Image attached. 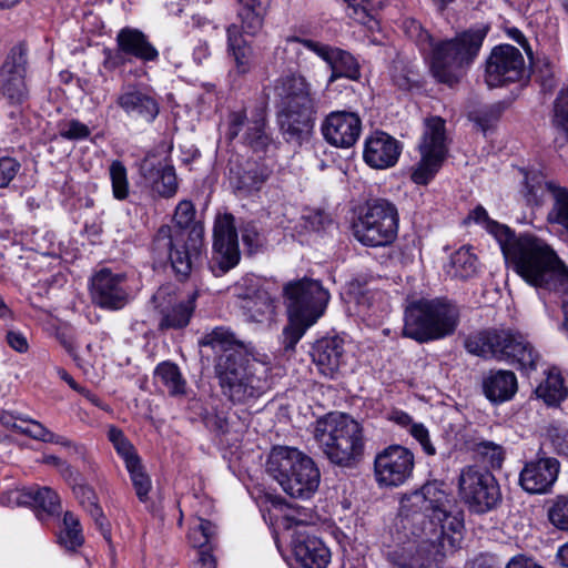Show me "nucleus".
Listing matches in <instances>:
<instances>
[{"mask_svg": "<svg viewBox=\"0 0 568 568\" xmlns=\"http://www.w3.org/2000/svg\"><path fill=\"white\" fill-rule=\"evenodd\" d=\"M214 535L215 526L210 520L200 518L197 526L190 529L187 537L194 548L204 550Z\"/></svg>", "mask_w": 568, "mask_h": 568, "instance_id": "6e6d98bb", "label": "nucleus"}, {"mask_svg": "<svg viewBox=\"0 0 568 568\" xmlns=\"http://www.w3.org/2000/svg\"><path fill=\"white\" fill-rule=\"evenodd\" d=\"M314 438L327 459L341 467H353L363 457V428L346 414L329 413L315 423Z\"/></svg>", "mask_w": 568, "mask_h": 568, "instance_id": "423d86ee", "label": "nucleus"}, {"mask_svg": "<svg viewBox=\"0 0 568 568\" xmlns=\"http://www.w3.org/2000/svg\"><path fill=\"white\" fill-rule=\"evenodd\" d=\"M347 3V16L355 21L366 24L374 12L382 9L387 0H344Z\"/></svg>", "mask_w": 568, "mask_h": 568, "instance_id": "49530a36", "label": "nucleus"}, {"mask_svg": "<svg viewBox=\"0 0 568 568\" xmlns=\"http://www.w3.org/2000/svg\"><path fill=\"white\" fill-rule=\"evenodd\" d=\"M83 535L79 518L71 511L63 517V529L59 535V541L69 550H74L83 544Z\"/></svg>", "mask_w": 568, "mask_h": 568, "instance_id": "37998d69", "label": "nucleus"}, {"mask_svg": "<svg viewBox=\"0 0 568 568\" xmlns=\"http://www.w3.org/2000/svg\"><path fill=\"white\" fill-rule=\"evenodd\" d=\"M446 272L452 277L471 278L478 273L477 256L469 247H460L452 254Z\"/></svg>", "mask_w": 568, "mask_h": 568, "instance_id": "c9c22d12", "label": "nucleus"}, {"mask_svg": "<svg viewBox=\"0 0 568 568\" xmlns=\"http://www.w3.org/2000/svg\"><path fill=\"white\" fill-rule=\"evenodd\" d=\"M202 248V229L172 230L162 225L153 240L152 250L159 261L169 260L174 273L186 278Z\"/></svg>", "mask_w": 568, "mask_h": 568, "instance_id": "9b49d317", "label": "nucleus"}, {"mask_svg": "<svg viewBox=\"0 0 568 568\" xmlns=\"http://www.w3.org/2000/svg\"><path fill=\"white\" fill-rule=\"evenodd\" d=\"M213 236L211 270L215 276H221L235 267L241 258L235 219L231 213L216 216Z\"/></svg>", "mask_w": 568, "mask_h": 568, "instance_id": "dca6fc26", "label": "nucleus"}, {"mask_svg": "<svg viewBox=\"0 0 568 568\" xmlns=\"http://www.w3.org/2000/svg\"><path fill=\"white\" fill-rule=\"evenodd\" d=\"M311 355L320 373L334 378L345 364L344 342L337 336L324 337L314 344Z\"/></svg>", "mask_w": 568, "mask_h": 568, "instance_id": "c85d7f7f", "label": "nucleus"}, {"mask_svg": "<svg viewBox=\"0 0 568 568\" xmlns=\"http://www.w3.org/2000/svg\"><path fill=\"white\" fill-rule=\"evenodd\" d=\"M400 154L397 140L385 132H375L365 141L364 160L374 169H386L395 165Z\"/></svg>", "mask_w": 568, "mask_h": 568, "instance_id": "bb28decb", "label": "nucleus"}, {"mask_svg": "<svg viewBox=\"0 0 568 568\" xmlns=\"http://www.w3.org/2000/svg\"><path fill=\"white\" fill-rule=\"evenodd\" d=\"M525 74V60L517 48L501 44L493 49L487 59L485 72V81L489 88L520 81Z\"/></svg>", "mask_w": 568, "mask_h": 568, "instance_id": "a211bd4d", "label": "nucleus"}, {"mask_svg": "<svg viewBox=\"0 0 568 568\" xmlns=\"http://www.w3.org/2000/svg\"><path fill=\"white\" fill-rule=\"evenodd\" d=\"M559 186L554 182L545 181L539 173L525 172L523 195L528 205L541 206L546 193L549 192L552 195V189H559Z\"/></svg>", "mask_w": 568, "mask_h": 568, "instance_id": "e433bc0d", "label": "nucleus"}, {"mask_svg": "<svg viewBox=\"0 0 568 568\" xmlns=\"http://www.w3.org/2000/svg\"><path fill=\"white\" fill-rule=\"evenodd\" d=\"M296 560L304 568H326L331 552L323 541L306 531H296L292 540Z\"/></svg>", "mask_w": 568, "mask_h": 568, "instance_id": "cd10ccee", "label": "nucleus"}, {"mask_svg": "<svg viewBox=\"0 0 568 568\" xmlns=\"http://www.w3.org/2000/svg\"><path fill=\"white\" fill-rule=\"evenodd\" d=\"M236 18L240 26L237 23L229 26L226 30L227 45L239 71L245 73L250 70L251 48L244 40L243 33L256 36L262 30L271 0H236Z\"/></svg>", "mask_w": 568, "mask_h": 568, "instance_id": "f8f14e48", "label": "nucleus"}, {"mask_svg": "<svg viewBox=\"0 0 568 568\" xmlns=\"http://www.w3.org/2000/svg\"><path fill=\"white\" fill-rule=\"evenodd\" d=\"M448 503L446 494L435 484H426L419 490L406 495L400 501L402 524L408 521L412 511H420L423 517L429 519L425 527L427 541L432 547V554L437 559L455 551L459 539L462 521L449 514L446 508Z\"/></svg>", "mask_w": 568, "mask_h": 568, "instance_id": "7ed1b4c3", "label": "nucleus"}, {"mask_svg": "<svg viewBox=\"0 0 568 568\" xmlns=\"http://www.w3.org/2000/svg\"><path fill=\"white\" fill-rule=\"evenodd\" d=\"M536 395L547 405H558L567 396V388L558 372L549 371L546 379L536 388Z\"/></svg>", "mask_w": 568, "mask_h": 568, "instance_id": "ea45409f", "label": "nucleus"}, {"mask_svg": "<svg viewBox=\"0 0 568 568\" xmlns=\"http://www.w3.org/2000/svg\"><path fill=\"white\" fill-rule=\"evenodd\" d=\"M315 322H310L308 318H298L290 316V324L284 328V346L286 349H294L297 342L302 338L306 329Z\"/></svg>", "mask_w": 568, "mask_h": 568, "instance_id": "3c124183", "label": "nucleus"}, {"mask_svg": "<svg viewBox=\"0 0 568 568\" xmlns=\"http://www.w3.org/2000/svg\"><path fill=\"white\" fill-rule=\"evenodd\" d=\"M214 368L222 394L233 404H250L268 388V366L247 354L220 355Z\"/></svg>", "mask_w": 568, "mask_h": 568, "instance_id": "39448f33", "label": "nucleus"}, {"mask_svg": "<svg viewBox=\"0 0 568 568\" xmlns=\"http://www.w3.org/2000/svg\"><path fill=\"white\" fill-rule=\"evenodd\" d=\"M59 134L67 140H83L91 134V130L79 120H71L60 124Z\"/></svg>", "mask_w": 568, "mask_h": 568, "instance_id": "13d9d810", "label": "nucleus"}, {"mask_svg": "<svg viewBox=\"0 0 568 568\" xmlns=\"http://www.w3.org/2000/svg\"><path fill=\"white\" fill-rule=\"evenodd\" d=\"M24 496L28 500H23V503H32L36 507L41 508L48 514L53 515L60 511L59 496L49 487L30 488Z\"/></svg>", "mask_w": 568, "mask_h": 568, "instance_id": "c03bdc74", "label": "nucleus"}, {"mask_svg": "<svg viewBox=\"0 0 568 568\" xmlns=\"http://www.w3.org/2000/svg\"><path fill=\"white\" fill-rule=\"evenodd\" d=\"M547 516L556 528L568 531V495L557 496L549 506Z\"/></svg>", "mask_w": 568, "mask_h": 568, "instance_id": "603ef678", "label": "nucleus"}, {"mask_svg": "<svg viewBox=\"0 0 568 568\" xmlns=\"http://www.w3.org/2000/svg\"><path fill=\"white\" fill-rule=\"evenodd\" d=\"M552 207L547 214L550 224H558L568 231V189H552Z\"/></svg>", "mask_w": 568, "mask_h": 568, "instance_id": "a18cd8bd", "label": "nucleus"}, {"mask_svg": "<svg viewBox=\"0 0 568 568\" xmlns=\"http://www.w3.org/2000/svg\"><path fill=\"white\" fill-rule=\"evenodd\" d=\"M266 470L292 498H311L321 483V471L315 462L292 447H274L268 455Z\"/></svg>", "mask_w": 568, "mask_h": 568, "instance_id": "0eeeda50", "label": "nucleus"}, {"mask_svg": "<svg viewBox=\"0 0 568 568\" xmlns=\"http://www.w3.org/2000/svg\"><path fill=\"white\" fill-rule=\"evenodd\" d=\"M470 220L477 224H481L487 232L495 236L499 244L511 232L507 225L491 220L485 207L481 205H477L474 210L470 211L467 221Z\"/></svg>", "mask_w": 568, "mask_h": 568, "instance_id": "de8ad7c7", "label": "nucleus"}, {"mask_svg": "<svg viewBox=\"0 0 568 568\" xmlns=\"http://www.w3.org/2000/svg\"><path fill=\"white\" fill-rule=\"evenodd\" d=\"M321 130L327 143L347 149L358 140L362 132V120L354 112L333 111L324 119Z\"/></svg>", "mask_w": 568, "mask_h": 568, "instance_id": "393cba45", "label": "nucleus"}, {"mask_svg": "<svg viewBox=\"0 0 568 568\" xmlns=\"http://www.w3.org/2000/svg\"><path fill=\"white\" fill-rule=\"evenodd\" d=\"M483 393L491 403H503L517 392V377L511 371L490 369L483 376Z\"/></svg>", "mask_w": 568, "mask_h": 568, "instance_id": "473e14b6", "label": "nucleus"}, {"mask_svg": "<svg viewBox=\"0 0 568 568\" xmlns=\"http://www.w3.org/2000/svg\"><path fill=\"white\" fill-rule=\"evenodd\" d=\"M457 486L460 499L475 513H489L503 501L500 486L489 470L466 466L460 470Z\"/></svg>", "mask_w": 568, "mask_h": 568, "instance_id": "ddd939ff", "label": "nucleus"}, {"mask_svg": "<svg viewBox=\"0 0 568 568\" xmlns=\"http://www.w3.org/2000/svg\"><path fill=\"white\" fill-rule=\"evenodd\" d=\"M303 49L318 55L329 68L341 70L344 78L353 81L361 78L359 63L349 52L311 39H302L298 37H288L285 39L284 51L300 54Z\"/></svg>", "mask_w": 568, "mask_h": 568, "instance_id": "aec40b11", "label": "nucleus"}, {"mask_svg": "<svg viewBox=\"0 0 568 568\" xmlns=\"http://www.w3.org/2000/svg\"><path fill=\"white\" fill-rule=\"evenodd\" d=\"M355 239L366 246L390 244L398 231V212L386 199H369L357 209L352 224Z\"/></svg>", "mask_w": 568, "mask_h": 568, "instance_id": "9d476101", "label": "nucleus"}, {"mask_svg": "<svg viewBox=\"0 0 568 568\" xmlns=\"http://www.w3.org/2000/svg\"><path fill=\"white\" fill-rule=\"evenodd\" d=\"M506 264L527 284L545 292L568 287V268L542 239L513 231L500 243Z\"/></svg>", "mask_w": 568, "mask_h": 568, "instance_id": "f257e3e1", "label": "nucleus"}, {"mask_svg": "<svg viewBox=\"0 0 568 568\" xmlns=\"http://www.w3.org/2000/svg\"><path fill=\"white\" fill-rule=\"evenodd\" d=\"M390 77L393 83L400 90L406 91L412 85L410 70L400 60L394 61L390 68Z\"/></svg>", "mask_w": 568, "mask_h": 568, "instance_id": "680f3d73", "label": "nucleus"}, {"mask_svg": "<svg viewBox=\"0 0 568 568\" xmlns=\"http://www.w3.org/2000/svg\"><path fill=\"white\" fill-rule=\"evenodd\" d=\"M115 103L129 118L144 123H152L160 113L155 93L142 84L122 85Z\"/></svg>", "mask_w": 568, "mask_h": 568, "instance_id": "4be33fe9", "label": "nucleus"}, {"mask_svg": "<svg viewBox=\"0 0 568 568\" xmlns=\"http://www.w3.org/2000/svg\"><path fill=\"white\" fill-rule=\"evenodd\" d=\"M403 29L422 50H433L432 73L438 82L449 87L459 81L462 70L478 55L488 31L487 27L469 29L434 47L430 34L417 20L406 19Z\"/></svg>", "mask_w": 568, "mask_h": 568, "instance_id": "f03ea898", "label": "nucleus"}, {"mask_svg": "<svg viewBox=\"0 0 568 568\" xmlns=\"http://www.w3.org/2000/svg\"><path fill=\"white\" fill-rule=\"evenodd\" d=\"M155 377L168 388L171 396H182L186 393V381L180 368L171 362H163L155 368Z\"/></svg>", "mask_w": 568, "mask_h": 568, "instance_id": "58836bf2", "label": "nucleus"}, {"mask_svg": "<svg viewBox=\"0 0 568 568\" xmlns=\"http://www.w3.org/2000/svg\"><path fill=\"white\" fill-rule=\"evenodd\" d=\"M560 470L559 462L554 457L539 456L527 462L519 474V485L528 494H548L556 483Z\"/></svg>", "mask_w": 568, "mask_h": 568, "instance_id": "b1692460", "label": "nucleus"}, {"mask_svg": "<svg viewBox=\"0 0 568 568\" xmlns=\"http://www.w3.org/2000/svg\"><path fill=\"white\" fill-rule=\"evenodd\" d=\"M458 322L459 311L449 301L415 300L405 307L403 336L418 343L442 339L454 334Z\"/></svg>", "mask_w": 568, "mask_h": 568, "instance_id": "6e6552de", "label": "nucleus"}, {"mask_svg": "<svg viewBox=\"0 0 568 568\" xmlns=\"http://www.w3.org/2000/svg\"><path fill=\"white\" fill-rule=\"evenodd\" d=\"M272 90L283 135L287 141L301 144L308 139L316 113L311 83L302 74L288 73L277 78Z\"/></svg>", "mask_w": 568, "mask_h": 568, "instance_id": "20e7f679", "label": "nucleus"}, {"mask_svg": "<svg viewBox=\"0 0 568 568\" xmlns=\"http://www.w3.org/2000/svg\"><path fill=\"white\" fill-rule=\"evenodd\" d=\"M196 294L180 298L174 287L161 286L152 296V303L160 315L159 328L181 329L189 325L195 310Z\"/></svg>", "mask_w": 568, "mask_h": 568, "instance_id": "6ab92c4d", "label": "nucleus"}, {"mask_svg": "<svg viewBox=\"0 0 568 568\" xmlns=\"http://www.w3.org/2000/svg\"><path fill=\"white\" fill-rule=\"evenodd\" d=\"M236 296L241 300V308L252 322H263L274 314L275 302L271 294L257 287L252 278H243L235 286Z\"/></svg>", "mask_w": 568, "mask_h": 568, "instance_id": "a878e982", "label": "nucleus"}, {"mask_svg": "<svg viewBox=\"0 0 568 568\" xmlns=\"http://www.w3.org/2000/svg\"><path fill=\"white\" fill-rule=\"evenodd\" d=\"M358 314L374 323L384 318L390 311L389 297L379 290L366 288L356 297Z\"/></svg>", "mask_w": 568, "mask_h": 568, "instance_id": "72a5a7b5", "label": "nucleus"}, {"mask_svg": "<svg viewBox=\"0 0 568 568\" xmlns=\"http://www.w3.org/2000/svg\"><path fill=\"white\" fill-rule=\"evenodd\" d=\"M119 52L132 57L143 63L155 62L159 59L158 49L151 43L149 37L135 28H123L116 36Z\"/></svg>", "mask_w": 568, "mask_h": 568, "instance_id": "7c9ffc66", "label": "nucleus"}, {"mask_svg": "<svg viewBox=\"0 0 568 568\" xmlns=\"http://www.w3.org/2000/svg\"><path fill=\"white\" fill-rule=\"evenodd\" d=\"M18 428L23 434H27L30 437L44 443H48V440H52L53 438V433L36 420H30L26 427Z\"/></svg>", "mask_w": 568, "mask_h": 568, "instance_id": "0e129e2a", "label": "nucleus"}, {"mask_svg": "<svg viewBox=\"0 0 568 568\" xmlns=\"http://www.w3.org/2000/svg\"><path fill=\"white\" fill-rule=\"evenodd\" d=\"M538 77L544 91H552L556 87L552 67L549 60L545 59L537 65Z\"/></svg>", "mask_w": 568, "mask_h": 568, "instance_id": "69168bd1", "label": "nucleus"}, {"mask_svg": "<svg viewBox=\"0 0 568 568\" xmlns=\"http://www.w3.org/2000/svg\"><path fill=\"white\" fill-rule=\"evenodd\" d=\"M468 353L484 358H495L517 364L523 371H535L540 361L539 353L520 333L511 331H484L465 339Z\"/></svg>", "mask_w": 568, "mask_h": 568, "instance_id": "1a4fd4ad", "label": "nucleus"}, {"mask_svg": "<svg viewBox=\"0 0 568 568\" xmlns=\"http://www.w3.org/2000/svg\"><path fill=\"white\" fill-rule=\"evenodd\" d=\"M552 123L558 130L555 142L564 146L568 143V89L561 90L555 100Z\"/></svg>", "mask_w": 568, "mask_h": 568, "instance_id": "79ce46f5", "label": "nucleus"}, {"mask_svg": "<svg viewBox=\"0 0 568 568\" xmlns=\"http://www.w3.org/2000/svg\"><path fill=\"white\" fill-rule=\"evenodd\" d=\"M73 493L80 505L89 513L106 541L111 540L110 524L98 504L95 493L88 486L77 485Z\"/></svg>", "mask_w": 568, "mask_h": 568, "instance_id": "f704fd0d", "label": "nucleus"}, {"mask_svg": "<svg viewBox=\"0 0 568 568\" xmlns=\"http://www.w3.org/2000/svg\"><path fill=\"white\" fill-rule=\"evenodd\" d=\"M20 163L13 158L3 156L0 159V187H6L20 171Z\"/></svg>", "mask_w": 568, "mask_h": 568, "instance_id": "e2e57ef3", "label": "nucleus"}, {"mask_svg": "<svg viewBox=\"0 0 568 568\" xmlns=\"http://www.w3.org/2000/svg\"><path fill=\"white\" fill-rule=\"evenodd\" d=\"M412 436L419 442L427 455H435L436 449L429 440L427 428L423 424H413L410 427Z\"/></svg>", "mask_w": 568, "mask_h": 568, "instance_id": "774afa93", "label": "nucleus"}, {"mask_svg": "<svg viewBox=\"0 0 568 568\" xmlns=\"http://www.w3.org/2000/svg\"><path fill=\"white\" fill-rule=\"evenodd\" d=\"M27 52L21 47L11 50L1 69V93L11 104L23 103L29 95L26 84Z\"/></svg>", "mask_w": 568, "mask_h": 568, "instance_id": "5701e85b", "label": "nucleus"}, {"mask_svg": "<svg viewBox=\"0 0 568 568\" xmlns=\"http://www.w3.org/2000/svg\"><path fill=\"white\" fill-rule=\"evenodd\" d=\"M414 464V454L409 449L390 445L375 456V480L379 487H399L412 476Z\"/></svg>", "mask_w": 568, "mask_h": 568, "instance_id": "f3484780", "label": "nucleus"}, {"mask_svg": "<svg viewBox=\"0 0 568 568\" xmlns=\"http://www.w3.org/2000/svg\"><path fill=\"white\" fill-rule=\"evenodd\" d=\"M420 160L412 173V181L419 185L428 184L440 169L446 154L445 121L438 116L427 119L419 143Z\"/></svg>", "mask_w": 568, "mask_h": 568, "instance_id": "4468645a", "label": "nucleus"}, {"mask_svg": "<svg viewBox=\"0 0 568 568\" xmlns=\"http://www.w3.org/2000/svg\"><path fill=\"white\" fill-rule=\"evenodd\" d=\"M195 216L194 205L190 201H181L174 213L175 225L171 226L172 230L183 229L191 230L189 226L193 222Z\"/></svg>", "mask_w": 568, "mask_h": 568, "instance_id": "bf43d9fd", "label": "nucleus"}, {"mask_svg": "<svg viewBox=\"0 0 568 568\" xmlns=\"http://www.w3.org/2000/svg\"><path fill=\"white\" fill-rule=\"evenodd\" d=\"M474 452L481 456L491 468H500L505 459L503 447L493 442L485 440L475 444Z\"/></svg>", "mask_w": 568, "mask_h": 568, "instance_id": "5fc2aeb1", "label": "nucleus"}, {"mask_svg": "<svg viewBox=\"0 0 568 568\" xmlns=\"http://www.w3.org/2000/svg\"><path fill=\"white\" fill-rule=\"evenodd\" d=\"M110 179L112 192L115 199L124 200L129 195V182L126 169L120 161H113L110 165Z\"/></svg>", "mask_w": 568, "mask_h": 568, "instance_id": "864d4df0", "label": "nucleus"}, {"mask_svg": "<svg viewBox=\"0 0 568 568\" xmlns=\"http://www.w3.org/2000/svg\"><path fill=\"white\" fill-rule=\"evenodd\" d=\"M141 174L161 197L169 199L176 194L179 183L175 170L168 162H154L145 158L141 164Z\"/></svg>", "mask_w": 568, "mask_h": 568, "instance_id": "c756f323", "label": "nucleus"}, {"mask_svg": "<svg viewBox=\"0 0 568 568\" xmlns=\"http://www.w3.org/2000/svg\"><path fill=\"white\" fill-rule=\"evenodd\" d=\"M284 297L288 316L316 322L324 313L329 300L328 292L318 281L302 278L287 283Z\"/></svg>", "mask_w": 568, "mask_h": 568, "instance_id": "2eb2a0df", "label": "nucleus"}, {"mask_svg": "<svg viewBox=\"0 0 568 568\" xmlns=\"http://www.w3.org/2000/svg\"><path fill=\"white\" fill-rule=\"evenodd\" d=\"M547 436L559 455L568 456V429L560 424H550Z\"/></svg>", "mask_w": 568, "mask_h": 568, "instance_id": "4d7b16f0", "label": "nucleus"}, {"mask_svg": "<svg viewBox=\"0 0 568 568\" xmlns=\"http://www.w3.org/2000/svg\"><path fill=\"white\" fill-rule=\"evenodd\" d=\"M501 112V106L499 104H494L479 112L476 111L473 114V119L485 132L499 120Z\"/></svg>", "mask_w": 568, "mask_h": 568, "instance_id": "052dcab7", "label": "nucleus"}, {"mask_svg": "<svg viewBox=\"0 0 568 568\" xmlns=\"http://www.w3.org/2000/svg\"><path fill=\"white\" fill-rule=\"evenodd\" d=\"M91 301L103 310L118 311L123 308L130 300L126 286V276L113 273L110 268L97 272L90 284Z\"/></svg>", "mask_w": 568, "mask_h": 568, "instance_id": "412c9836", "label": "nucleus"}, {"mask_svg": "<svg viewBox=\"0 0 568 568\" xmlns=\"http://www.w3.org/2000/svg\"><path fill=\"white\" fill-rule=\"evenodd\" d=\"M241 232L242 241L250 252L255 251L261 245L260 233L253 222L245 223Z\"/></svg>", "mask_w": 568, "mask_h": 568, "instance_id": "338daca9", "label": "nucleus"}, {"mask_svg": "<svg viewBox=\"0 0 568 568\" xmlns=\"http://www.w3.org/2000/svg\"><path fill=\"white\" fill-rule=\"evenodd\" d=\"M231 172L232 187L240 196H250L257 193L271 173L267 166L254 161H247L244 166Z\"/></svg>", "mask_w": 568, "mask_h": 568, "instance_id": "2f4dec72", "label": "nucleus"}, {"mask_svg": "<svg viewBox=\"0 0 568 568\" xmlns=\"http://www.w3.org/2000/svg\"><path fill=\"white\" fill-rule=\"evenodd\" d=\"M125 467L130 474L136 497L141 503H145L148 500V495L151 490L152 484L150 477L143 469L141 459L138 458L133 462H129Z\"/></svg>", "mask_w": 568, "mask_h": 568, "instance_id": "09e8293b", "label": "nucleus"}, {"mask_svg": "<svg viewBox=\"0 0 568 568\" xmlns=\"http://www.w3.org/2000/svg\"><path fill=\"white\" fill-rule=\"evenodd\" d=\"M243 139L255 151H262L268 145L270 138L265 132V114L262 110L252 114Z\"/></svg>", "mask_w": 568, "mask_h": 568, "instance_id": "a19ab883", "label": "nucleus"}, {"mask_svg": "<svg viewBox=\"0 0 568 568\" xmlns=\"http://www.w3.org/2000/svg\"><path fill=\"white\" fill-rule=\"evenodd\" d=\"M108 438L112 443L116 453L123 458L125 465H128L129 462H133L139 458L133 445L120 428L110 426L108 429Z\"/></svg>", "mask_w": 568, "mask_h": 568, "instance_id": "8fccbe9b", "label": "nucleus"}, {"mask_svg": "<svg viewBox=\"0 0 568 568\" xmlns=\"http://www.w3.org/2000/svg\"><path fill=\"white\" fill-rule=\"evenodd\" d=\"M201 346H207L212 349L219 352L221 351V355H226L229 353H241L242 356H244L246 353L243 349L242 345H240L233 334L224 328V327H216L210 333H206L201 339H200Z\"/></svg>", "mask_w": 568, "mask_h": 568, "instance_id": "4c0bfd02", "label": "nucleus"}]
</instances>
